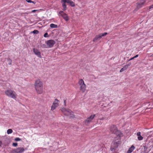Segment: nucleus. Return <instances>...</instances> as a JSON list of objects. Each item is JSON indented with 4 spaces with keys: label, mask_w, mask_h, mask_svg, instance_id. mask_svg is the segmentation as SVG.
<instances>
[{
    "label": "nucleus",
    "mask_w": 153,
    "mask_h": 153,
    "mask_svg": "<svg viewBox=\"0 0 153 153\" xmlns=\"http://www.w3.org/2000/svg\"><path fill=\"white\" fill-rule=\"evenodd\" d=\"M135 148L133 145H132L131 147H130L127 152V153H131L134 149Z\"/></svg>",
    "instance_id": "nucleus-15"
},
{
    "label": "nucleus",
    "mask_w": 153,
    "mask_h": 153,
    "mask_svg": "<svg viewBox=\"0 0 153 153\" xmlns=\"http://www.w3.org/2000/svg\"><path fill=\"white\" fill-rule=\"evenodd\" d=\"M59 101L57 99H56L53 103L51 106V110L53 111L59 106Z\"/></svg>",
    "instance_id": "nucleus-5"
},
{
    "label": "nucleus",
    "mask_w": 153,
    "mask_h": 153,
    "mask_svg": "<svg viewBox=\"0 0 153 153\" xmlns=\"http://www.w3.org/2000/svg\"><path fill=\"white\" fill-rule=\"evenodd\" d=\"M61 3L62 4V6L63 7V10L64 11H65L66 9V6L65 4V3L62 1V0L61 1Z\"/></svg>",
    "instance_id": "nucleus-17"
},
{
    "label": "nucleus",
    "mask_w": 153,
    "mask_h": 153,
    "mask_svg": "<svg viewBox=\"0 0 153 153\" xmlns=\"http://www.w3.org/2000/svg\"><path fill=\"white\" fill-rule=\"evenodd\" d=\"M108 33L106 32L103 33H101L98 35H96L93 40L94 41L97 40L98 39L101 38L102 36H105L107 35Z\"/></svg>",
    "instance_id": "nucleus-9"
},
{
    "label": "nucleus",
    "mask_w": 153,
    "mask_h": 153,
    "mask_svg": "<svg viewBox=\"0 0 153 153\" xmlns=\"http://www.w3.org/2000/svg\"><path fill=\"white\" fill-rule=\"evenodd\" d=\"M111 130L113 133L116 134H117V132H118L117 129L116 127L114 126H113L111 128Z\"/></svg>",
    "instance_id": "nucleus-14"
},
{
    "label": "nucleus",
    "mask_w": 153,
    "mask_h": 153,
    "mask_svg": "<svg viewBox=\"0 0 153 153\" xmlns=\"http://www.w3.org/2000/svg\"><path fill=\"white\" fill-rule=\"evenodd\" d=\"M64 104L65 105H66V100H64Z\"/></svg>",
    "instance_id": "nucleus-35"
},
{
    "label": "nucleus",
    "mask_w": 153,
    "mask_h": 153,
    "mask_svg": "<svg viewBox=\"0 0 153 153\" xmlns=\"http://www.w3.org/2000/svg\"><path fill=\"white\" fill-rule=\"evenodd\" d=\"M147 149V148L146 147H144V152L145 153H147L149 152V151H148V152H146V149Z\"/></svg>",
    "instance_id": "nucleus-24"
},
{
    "label": "nucleus",
    "mask_w": 153,
    "mask_h": 153,
    "mask_svg": "<svg viewBox=\"0 0 153 153\" xmlns=\"http://www.w3.org/2000/svg\"><path fill=\"white\" fill-rule=\"evenodd\" d=\"M31 3H33L34 4H36V2H35L33 1H31Z\"/></svg>",
    "instance_id": "nucleus-34"
},
{
    "label": "nucleus",
    "mask_w": 153,
    "mask_h": 153,
    "mask_svg": "<svg viewBox=\"0 0 153 153\" xmlns=\"http://www.w3.org/2000/svg\"><path fill=\"white\" fill-rule=\"evenodd\" d=\"M50 27L51 28H56L57 27V25L52 23L50 24Z\"/></svg>",
    "instance_id": "nucleus-19"
},
{
    "label": "nucleus",
    "mask_w": 153,
    "mask_h": 153,
    "mask_svg": "<svg viewBox=\"0 0 153 153\" xmlns=\"http://www.w3.org/2000/svg\"><path fill=\"white\" fill-rule=\"evenodd\" d=\"M2 143L1 141H0V146H1Z\"/></svg>",
    "instance_id": "nucleus-36"
},
{
    "label": "nucleus",
    "mask_w": 153,
    "mask_h": 153,
    "mask_svg": "<svg viewBox=\"0 0 153 153\" xmlns=\"http://www.w3.org/2000/svg\"><path fill=\"white\" fill-rule=\"evenodd\" d=\"M134 59V57H132V58H131V59H129L128 61H130L131 60H132Z\"/></svg>",
    "instance_id": "nucleus-32"
},
{
    "label": "nucleus",
    "mask_w": 153,
    "mask_h": 153,
    "mask_svg": "<svg viewBox=\"0 0 153 153\" xmlns=\"http://www.w3.org/2000/svg\"><path fill=\"white\" fill-rule=\"evenodd\" d=\"M55 43V41L53 40H49L46 42L47 45L49 48L52 47Z\"/></svg>",
    "instance_id": "nucleus-10"
},
{
    "label": "nucleus",
    "mask_w": 153,
    "mask_h": 153,
    "mask_svg": "<svg viewBox=\"0 0 153 153\" xmlns=\"http://www.w3.org/2000/svg\"><path fill=\"white\" fill-rule=\"evenodd\" d=\"M131 65V63H129V64L126 65H125L123 68L125 70L127 69V68H128V67L130 66Z\"/></svg>",
    "instance_id": "nucleus-20"
},
{
    "label": "nucleus",
    "mask_w": 153,
    "mask_h": 153,
    "mask_svg": "<svg viewBox=\"0 0 153 153\" xmlns=\"http://www.w3.org/2000/svg\"><path fill=\"white\" fill-rule=\"evenodd\" d=\"M95 116V114H92L88 117L85 121V123L86 124H87L91 123Z\"/></svg>",
    "instance_id": "nucleus-6"
},
{
    "label": "nucleus",
    "mask_w": 153,
    "mask_h": 153,
    "mask_svg": "<svg viewBox=\"0 0 153 153\" xmlns=\"http://www.w3.org/2000/svg\"><path fill=\"white\" fill-rule=\"evenodd\" d=\"M113 149H112V148H111V151H113Z\"/></svg>",
    "instance_id": "nucleus-37"
},
{
    "label": "nucleus",
    "mask_w": 153,
    "mask_h": 153,
    "mask_svg": "<svg viewBox=\"0 0 153 153\" xmlns=\"http://www.w3.org/2000/svg\"><path fill=\"white\" fill-rule=\"evenodd\" d=\"M15 140L16 141H20L21 140V139L19 137H16L15 139Z\"/></svg>",
    "instance_id": "nucleus-23"
},
{
    "label": "nucleus",
    "mask_w": 153,
    "mask_h": 153,
    "mask_svg": "<svg viewBox=\"0 0 153 153\" xmlns=\"http://www.w3.org/2000/svg\"><path fill=\"white\" fill-rule=\"evenodd\" d=\"M146 2V0H140V2L138 3L137 6L138 8H140L142 7Z\"/></svg>",
    "instance_id": "nucleus-13"
},
{
    "label": "nucleus",
    "mask_w": 153,
    "mask_h": 153,
    "mask_svg": "<svg viewBox=\"0 0 153 153\" xmlns=\"http://www.w3.org/2000/svg\"><path fill=\"white\" fill-rule=\"evenodd\" d=\"M25 151V149L23 147H18L14 149L13 152L14 153H22Z\"/></svg>",
    "instance_id": "nucleus-8"
},
{
    "label": "nucleus",
    "mask_w": 153,
    "mask_h": 153,
    "mask_svg": "<svg viewBox=\"0 0 153 153\" xmlns=\"http://www.w3.org/2000/svg\"><path fill=\"white\" fill-rule=\"evenodd\" d=\"M8 60L10 61V63H9V65H11V60L10 59H8Z\"/></svg>",
    "instance_id": "nucleus-30"
},
{
    "label": "nucleus",
    "mask_w": 153,
    "mask_h": 153,
    "mask_svg": "<svg viewBox=\"0 0 153 153\" xmlns=\"http://www.w3.org/2000/svg\"><path fill=\"white\" fill-rule=\"evenodd\" d=\"M34 85L37 94H41L42 93L43 90V84L42 82L40 79L36 80Z\"/></svg>",
    "instance_id": "nucleus-1"
},
{
    "label": "nucleus",
    "mask_w": 153,
    "mask_h": 153,
    "mask_svg": "<svg viewBox=\"0 0 153 153\" xmlns=\"http://www.w3.org/2000/svg\"><path fill=\"white\" fill-rule=\"evenodd\" d=\"M153 8V5H152L150 6L149 7V9H151L152 8Z\"/></svg>",
    "instance_id": "nucleus-28"
},
{
    "label": "nucleus",
    "mask_w": 153,
    "mask_h": 153,
    "mask_svg": "<svg viewBox=\"0 0 153 153\" xmlns=\"http://www.w3.org/2000/svg\"><path fill=\"white\" fill-rule=\"evenodd\" d=\"M138 54L136 55L134 57V58H136L137 57H138Z\"/></svg>",
    "instance_id": "nucleus-33"
},
{
    "label": "nucleus",
    "mask_w": 153,
    "mask_h": 153,
    "mask_svg": "<svg viewBox=\"0 0 153 153\" xmlns=\"http://www.w3.org/2000/svg\"><path fill=\"white\" fill-rule=\"evenodd\" d=\"M105 119V118L104 117H102L101 118H100V120H103Z\"/></svg>",
    "instance_id": "nucleus-31"
},
{
    "label": "nucleus",
    "mask_w": 153,
    "mask_h": 153,
    "mask_svg": "<svg viewBox=\"0 0 153 153\" xmlns=\"http://www.w3.org/2000/svg\"><path fill=\"white\" fill-rule=\"evenodd\" d=\"M43 10H44L43 9H40L39 10H32L30 13H33L36 12L38 13L41 11H43Z\"/></svg>",
    "instance_id": "nucleus-18"
},
{
    "label": "nucleus",
    "mask_w": 153,
    "mask_h": 153,
    "mask_svg": "<svg viewBox=\"0 0 153 153\" xmlns=\"http://www.w3.org/2000/svg\"><path fill=\"white\" fill-rule=\"evenodd\" d=\"M140 134V132H138L137 134V135L138 136V139L139 140H142L143 139V137L141 136Z\"/></svg>",
    "instance_id": "nucleus-16"
},
{
    "label": "nucleus",
    "mask_w": 153,
    "mask_h": 153,
    "mask_svg": "<svg viewBox=\"0 0 153 153\" xmlns=\"http://www.w3.org/2000/svg\"><path fill=\"white\" fill-rule=\"evenodd\" d=\"M151 56H153V54H152Z\"/></svg>",
    "instance_id": "nucleus-38"
},
{
    "label": "nucleus",
    "mask_w": 153,
    "mask_h": 153,
    "mask_svg": "<svg viewBox=\"0 0 153 153\" xmlns=\"http://www.w3.org/2000/svg\"><path fill=\"white\" fill-rule=\"evenodd\" d=\"M61 111L64 115L68 116L70 118H73L75 117V115L70 109L62 108L61 109Z\"/></svg>",
    "instance_id": "nucleus-4"
},
{
    "label": "nucleus",
    "mask_w": 153,
    "mask_h": 153,
    "mask_svg": "<svg viewBox=\"0 0 153 153\" xmlns=\"http://www.w3.org/2000/svg\"><path fill=\"white\" fill-rule=\"evenodd\" d=\"M4 94L7 96L16 100L18 96L16 92L13 90L8 89L4 91Z\"/></svg>",
    "instance_id": "nucleus-2"
},
{
    "label": "nucleus",
    "mask_w": 153,
    "mask_h": 153,
    "mask_svg": "<svg viewBox=\"0 0 153 153\" xmlns=\"http://www.w3.org/2000/svg\"><path fill=\"white\" fill-rule=\"evenodd\" d=\"M26 1L28 2L29 3H31V1L30 0H26Z\"/></svg>",
    "instance_id": "nucleus-29"
},
{
    "label": "nucleus",
    "mask_w": 153,
    "mask_h": 153,
    "mask_svg": "<svg viewBox=\"0 0 153 153\" xmlns=\"http://www.w3.org/2000/svg\"><path fill=\"white\" fill-rule=\"evenodd\" d=\"M13 132V130L11 129H9L7 131V133L8 134H11Z\"/></svg>",
    "instance_id": "nucleus-21"
},
{
    "label": "nucleus",
    "mask_w": 153,
    "mask_h": 153,
    "mask_svg": "<svg viewBox=\"0 0 153 153\" xmlns=\"http://www.w3.org/2000/svg\"><path fill=\"white\" fill-rule=\"evenodd\" d=\"M62 1L64 3H67L69 4L72 7L75 6L74 3L73 1L70 0H62Z\"/></svg>",
    "instance_id": "nucleus-12"
},
{
    "label": "nucleus",
    "mask_w": 153,
    "mask_h": 153,
    "mask_svg": "<svg viewBox=\"0 0 153 153\" xmlns=\"http://www.w3.org/2000/svg\"><path fill=\"white\" fill-rule=\"evenodd\" d=\"M125 70L123 68H122L120 70V72H122L123 71H124Z\"/></svg>",
    "instance_id": "nucleus-27"
},
{
    "label": "nucleus",
    "mask_w": 153,
    "mask_h": 153,
    "mask_svg": "<svg viewBox=\"0 0 153 153\" xmlns=\"http://www.w3.org/2000/svg\"><path fill=\"white\" fill-rule=\"evenodd\" d=\"M33 51L35 54L39 58H42L40 52L37 49L33 48Z\"/></svg>",
    "instance_id": "nucleus-11"
},
{
    "label": "nucleus",
    "mask_w": 153,
    "mask_h": 153,
    "mask_svg": "<svg viewBox=\"0 0 153 153\" xmlns=\"http://www.w3.org/2000/svg\"><path fill=\"white\" fill-rule=\"evenodd\" d=\"M78 84L80 91L82 93L84 92L86 90V85L83 80L82 79H79L78 81Z\"/></svg>",
    "instance_id": "nucleus-3"
},
{
    "label": "nucleus",
    "mask_w": 153,
    "mask_h": 153,
    "mask_svg": "<svg viewBox=\"0 0 153 153\" xmlns=\"http://www.w3.org/2000/svg\"><path fill=\"white\" fill-rule=\"evenodd\" d=\"M39 31L37 30H34L33 31V33L34 34H37L39 33Z\"/></svg>",
    "instance_id": "nucleus-22"
},
{
    "label": "nucleus",
    "mask_w": 153,
    "mask_h": 153,
    "mask_svg": "<svg viewBox=\"0 0 153 153\" xmlns=\"http://www.w3.org/2000/svg\"><path fill=\"white\" fill-rule=\"evenodd\" d=\"M17 143H13L12 145L13 146L16 147L17 146Z\"/></svg>",
    "instance_id": "nucleus-25"
},
{
    "label": "nucleus",
    "mask_w": 153,
    "mask_h": 153,
    "mask_svg": "<svg viewBox=\"0 0 153 153\" xmlns=\"http://www.w3.org/2000/svg\"><path fill=\"white\" fill-rule=\"evenodd\" d=\"M48 33H45L44 34V37H48Z\"/></svg>",
    "instance_id": "nucleus-26"
},
{
    "label": "nucleus",
    "mask_w": 153,
    "mask_h": 153,
    "mask_svg": "<svg viewBox=\"0 0 153 153\" xmlns=\"http://www.w3.org/2000/svg\"><path fill=\"white\" fill-rule=\"evenodd\" d=\"M59 13L66 21H68L69 20V18L67 15L63 11H60Z\"/></svg>",
    "instance_id": "nucleus-7"
}]
</instances>
